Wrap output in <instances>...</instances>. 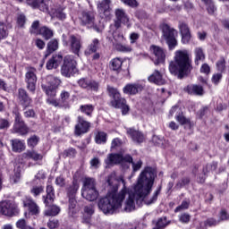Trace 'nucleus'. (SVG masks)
Instances as JSON below:
<instances>
[{
	"mask_svg": "<svg viewBox=\"0 0 229 229\" xmlns=\"http://www.w3.org/2000/svg\"><path fill=\"white\" fill-rule=\"evenodd\" d=\"M120 180L123 184V188L119 194H116L115 192H117L119 187L116 184L112 186V183H114L112 178L109 177L107 179V182L112 187V191H109L107 196L102 199L98 203V207L104 214H114V212L121 210L123 208V200L126 197V194H128V199L123 206V212H131L132 210H135V201L137 205H140L142 202L145 203V205H151L158 199L160 188L152 197H148L149 192H151L153 183H155V174L141 173L137 184L131 191L126 189L124 179L121 178Z\"/></svg>",
	"mask_w": 229,
	"mask_h": 229,
	"instance_id": "f257e3e1",
	"label": "nucleus"
},
{
	"mask_svg": "<svg viewBox=\"0 0 229 229\" xmlns=\"http://www.w3.org/2000/svg\"><path fill=\"white\" fill-rule=\"evenodd\" d=\"M169 71L171 74L177 75L180 80L187 76L192 71V61L189 57V51L177 50L174 53V61L170 62Z\"/></svg>",
	"mask_w": 229,
	"mask_h": 229,
	"instance_id": "f03ea898",
	"label": "nucleus"
},
{
	"mask_svg": "<svg viewBox=\"0 0 229 229\" xmlns=\"http://www.w3.org/2000/svg\"><path fill=\"white\" fill-rule=\"evenodd\" d=\"M107 92L113 98L111 100V106H114V108H121L123 115H126V114L130 112V106L126 105V99L121 98L119 90L112 86H107Z\"/></svg>",
	"mask_w": 229,
	"mask_h": 229,
	"instance_id": "7ed1b4c3",
	"label": "nucleus"
},
{
	"mask_svg": "<svg viewBox=\"0 0 229 229\" xmlns=\"http://www.w3.org/2000/svg\"><path fill=\"white\" fill-rule=\"evenodd\" d=\"M79 189L80 184H78V181H73L72 185L67 189L69 198L68 214L72 217H74L80 212V206H78V201H76V192H78Z\"/></svg>",
	"mask_w": 229,
	"mask_h": 229,
	"instance_id": "20e7f679",
	"label": "nucleus"
},
{
	"mask_svg": "<svg viewBox=\"0 0 229 229\" xmlns=\"http://www.w3.org/2000/svg\"><path fill=\"white\" fill-rule=\"evenodd\" d=\"M82 198L88 201H96L99 196V192L96 188V180L93 178H86L83 182Z\"/></svg>",
	"mask_w": 229,
	"mask_h": 229,
	"instance_id": "39448f33",
	"label": "nucleus"
},
{
	"mask_svg": "<svg viewBox=\"0 0 229 229\" xmlns=\"http://www.w3.org/2000/svg\"><path fill=\"white\" fill-rule=\"evenodd\" d=\"M80 21L81 26H87V28L94 30L98 33H101V31H103V26L101 25V22L98 23L96 21V16L94 15V13L90 11L82 12L80 17Z\"/></svg>",
	"mask_w": 229,
	"mask_h": 229,
	"instance_id": "423d86ee",
	"label": "nucleus"
},
{
	"mask_svg": "<svg viewBox=\"0 0 229 229\" xmlns=\"http://www.w3.org/2000/svg\"><path fill=\"white\" fill-rule=\"evenodd\" d=\"M60 83V79L53 75H47L46 78L42 79L41 87L47 96H49V98H55V96H56V89Z\"/></svg>",
	"mask_w": 229,
	"mask_h": 229,
	"instance_id": "0eeeda50",
	"label": "nucleus"
},
{
	"mask_svg": "<svg viewBox=\"0 0 229 229\" xmlns=\"http://www.w3.org/2000/svg\"><path fill=\"white\" fill-rule=\"evenodd\" d=\"M77 63L72 55H66L61 68V74L65 78H71L78 72Z\"/></svg>",
	"mask_w": 229,
	"mask_h": 229,
	"instance_id": "6e6552de",
	"label": "nucleus"
},
{
	"mask_svg": "<svg viewBox=\"0 0 229 229\" xmlns=\"http://www.w3.org/2000/svg\"><path fill=\"white\" fill-rule=\"evenodd\" d=\"M161 29L163 33V38L166 40V44L169 49H174L178 46V41L174 37V33H176V30H174V28H171L168 24H165V23L161 26Z\"/></svg>",
	"mask_w": 229,
	"mask_h": 229,
	"instance_id": "1a4fd4ad",
	"label": "nucleus"
},
{
	"mask_svg": "<svg viewBox=\"0 0 229 229\" xmlns=\"http://www.w3.org/2000/svg\"><path fill=\"white\" fill-rule=\"evenodd\" d=\"M0 214L6 217H13L19 214V208L12 200H3L0 202Z\"/></svg>",
	"mask_w": 229,
	"mask_h": 229,
	"instance_id": "9d476101",
	"label": "nucleus"
},
{
	"mask_svg": "<svg viewBox=\"0 0 229 229\" xmlns=\"http://www.w3.org/2000/svg\"><path fill=\"white\" fill-rule=\"evenodd\" d=\"M14 124H13V132L19 133L20 135H27L30 131V128L22 120V116H21V113L19 111L14 112Z\"/></svg>",
	"mask_w": 229,
	"mask_h": 229,
	"instance_id": "9b49d317",
	"label": "nucleus"
},
{
	"mask_svg": "<svg viewBox=\"0 0 229 229\" xmlns=\"http://www.w3.org/2000/svg\"><path fill=\"white\" fill-rule=\"evenodd\" d=\"M123 162H131V156L125 155L124 157L122 154H109L105 160L107 167L110 165H117V164H121Z\"/></svg>",
	"mask_w": 229,
	"mask_h": 229,
	"instance_id": "f8f14e48",
	"label": "nucleus"
},
{
	"mask_svg": "<svg viewBox=\"0 0 229 229\" xmlns=\"http://www.w3.org/2000/svg\"><path fill=\"white\" fill-rule=\"evenodd\" d=\"M37 69L30 68L25 74V81L27 83V89L30 92H35L37 89Z\"/></svg>",
	"mask_w": 229,
	"mask_h": 229,
	"instance_id": "ddd939ff",
	"label": "nucleus"
},
{
	"mask_svg": "<svg viewBox=\"0 0 229 229\" xmlns=\"http://www.w3.org/2000/svg\"><path fill=\"white\" fill-rule=\"evenodd\" d=\"M89 130H90V123L87 122L83 116H78L77 124L74 127V134L80 137V135L88 133Z\"/></svg>",
	"mask_w": 229,
	"mask_h": 229,
	"instance_id": "4468645a",
	"label": "nucleus"
},
{
	"mask_svg": "<svg viewBox=\"0 0 229 229\" xmlns=\"http://www.w3.org/2000/svg\"><path fill=\"white\" fill-rule=\"evenodd\" d=\"M150 51L154 55V64L155 65H160V64L165 63V50L164 48L152 45L150 46Z\"/></svg>",
	"mask_w": 229,
	"mask_h": 229,
	"instance_id": "2eb2a0df",
	"label": "nucleus"
},
{
	"mask_svg": "<svg viewBox=\"0 0 229 229\" xmlns=\"http://www.w3.org/2000/svg\"><path fill=\"white\" fill-rule=\"evenodd\" d=\"M32 6L33 8H38L40 12L50 14L51 8H53L54 4L51 0H33Z\"/></svg>",
	"mask_w": 229,
	"mask_h": 229,
	"instance_id": "dca6fc26",
	"label": "nucleus"
},
{
	"mask_svg": "<svg viewBox=\"0 0 229 229\" xmlns=\"http://www.w3.org/2000/svg\"><path fill=\"white\" fill-rule=\"evenodd\" d=\"M179 31L182 37V44H189L192 36L191 35V28L185 21H179L178 24Z\"/></svg>",
	"mask_w": 229,
	"mask_h": 229,
	"instance_id": "f3484780",
	"label": "nucleus"
},
{
	"mask_svg": "<svg viewBox=\"0 0 229 229\" xmlns=\"http://www.w3.org/2000/svg\"><path fill=\"white\" fill-rule=\"evenodd\" d=\"M68 44L70 46L71 51L74 55H77L79 56L80 51L81 49V37L76 36V35H71L69 37Z\"/></svg>",
	"mask_w": 229,
	"mask_h": 229,
	"instance_id": "a211bd4d",
	"label": "nucleus"
},
{
	"mask_svg": "<svg viewBox=\"0 0 229 229\" xmlns=\"http://www.w3.org/2000/svg\"><path fill=\"white\" fill-rule=\"evenodd\" d=\"M148 80L149 83H154L155 85H165L167 83V81L164 78V74L158 70H155L148 77Z\"/></svg>",
	"mask_w": 229,
	"mask_h": 229,
	"instance_id": "6ab92c4d",
	"label": "nucleus"
},
{
	"mask_svg": "<svg viewBox=\"0 0 229 229\" xmlns=\"http://www.w3.org/2000/svg\"><path fill=\"white\" fill-rule=\"evenodd\" d=\"M23 207H26L32 216H37L40 212V208L37 205V202L33 199L26 197L23 199Z\"/></svg>",
	"mask_w": 229,
	"mask_h": 229,
	"instance_id": "aec40b11",
	"label": "nucleus"
},
{
	"mask_svg": "<svg viewBox=\"0 0 229 229\" xmlns=\"http://www.w3.org/2000/svg\"><path fill=\"white\" fill-rule=\"evenodd\" d=\"M110 3L112 0H102L98 4V10L100 15H104V17H110V12L112 9L110 8Z\"/></svg>",
	"mask_w": 229,
	"mask_h": 229,
	"instance_id": "412c9836",
	"label": "nucleus"
},
{
	"mask_svg": "<svg viewBox=\"0 0 229 229\" xmlns=\"http://www.w3.org/2000/svg\"><path fill=\"white\" fill-rule=\"evenodd\" d=\"M184 92L190 96H203V87L196 84H190L184 88Z\"/></svg>",
	"mask_w": 229,
	"mask_h": 229,
	"instance_id": "4be33fe9",
	"label": "nucleus"
},
{
	"mask_svg": "<svg viewBox=\"0 0 229 229\" xmlns=\"http://www.w3.org/2000/svg\"><path fill=\"white\" fill-rule=\"evenodd\" d=\"M63 60L64 56L60 54L53 55V57L47 63V69H48V71H51V69H56L60 66Z\"/></svg>",
	"mask_w": 229,
	"mask_h": 229,
	"instance_id": "5701e85b",
	"label": "nucleus"
},
{
	"mask_svg": "<svg viewBox=\"0 0 229 229\" xmlns=\"http://www.w3.org/2000/svg\"><path fill=\"white\" fill-rule=\"evenodd\" d=\"M142 85L140 84H127L123 89V94H130L131 96H135L139 92H142Z\"/></svg>",
	"mask_w": 229,
	"mask_h": 229,
	"instance_id": "b1692460",
	"label": "nucleus"
},
{
	"mask_svg": "<svg viewBox=\"0 0 229 229\" xmlns=\"http://www.w3.org/2000/svg\"><path fill=\"white\" fill-rule=\"evenodd\" d=\"M18 98L22 106L24 108H28L30 105H31V98L28 96V92L25 89H20L18 93Z\"/></svg>",
	"mask_w": 229,
	"mask_h": 229,
	"instance_id": "393cba45",
	"label": "nucleus"
},
{
	"mask_svg": "<svg viewBox=\"0 0 229 229\" xmlns=\"http://www.w3.org/2000/svg\"><path fill=\"white\" fill-rule=\"evenodd\" d=\"M127 135H130L134 142H138L139 144L144 142V134L133 128H127Z\"/></svg>",
	"mask_w": 229,
	"mask_h": 229,
	"instance_id": "a878e982",
	"label": "nucleus"
},
{
	"mask_svg": "<svg viewBox=\"0 0 229 229\" xmlns=\"http://www.w3.org/2000/svg\"><path fill=\"white\" fill-rule=\"evenodd\" d=\"M78 84L81 87V89H88L91 90H98L99 88V84H98V82L87 79H80Z\"/></svg>",
	"mask_w": 229,
	"mask_h": 229,
	"instance_id": "bb28decb",
	"label": "nucleus"
},
{
	"mask_svg": "<svg viewBox=\"0 0 229 229\" xmlns=\"http://www.w3.org/2000/svg\"><path fill=\"white\" fill-rule=\"evenodd\" d=\"M12 149L14 153H22L24 149H26V144L24 140H21L19 139L12 140Z\"/></svg>",
	"mask_w": 229,
	"mask_h": 229,
	"instance_id": "cd10ccee",
	"label": "nucleus"
},
{
	"mask_svg": "<svg viewBox=\"0 0 229 229\" xmlns=\"http://www.w3.org/2000/svg\"><path fill=\"white\" fill-rule=\"evenodd\" d=\"M45 205H51L55 201V188L51 185L47 186V196H43Z\"/></svg>",
	"mask_w": 229,
	"mask_h": 229,
	"instance_id": "c85d7f7f",
	"label": "nucleus"
},
{
	"mask_svg": "<svg viewBox=\"0 0 229 229\" xmlns=\"http://www.w3.org/2000/svg\"><path fill=\"white\" fill-rule=\"evenodd\" d=\"M64 10V7L51 8L50 15L51 17H55L59 21H64L67 17V14H65Z\"/></svg>",
	"mask_w": 229,
	"mask_h": 229,
	"instance_id": "c756f323",
	"label": "nucleus"
},
{
	"mask_svg": "<svg viewBox=\"0 0 229 229\" xmlns=\"http://www.w3.org/2000/svg\"><path fill=\"white\" fill-rule=\"evenodd\" d=\"M115 17L117 19L116 24H127L129 22L130 18L123 9H116L115 10Z\"/></svg>",
	"mask_w": 229,
	"mask_h": 229,
	"instance_id": "7c9ffc66",
	"label": "nucleus"
},
{
	"mask_svg": "<svg viewBox=\"0 0 229 229\" xmlns=\"http://www.w3.org/2000/svg\"><path fill=\"white\" fill-rule=\"evenodd\" d=\"M22 158H25L26 160L31 159L37 162V160H42V155L35 150H27L22 154Z\"/></svg>",
	"mask_w": 229,
	"mask_h": 229,
	"instance_id": "2f4dec72",
	"label": "nucleus"
},
{
	"mask_svg": "<svg viewBox=\"0 0 229 229\" xmlns=\"http://www.w3.org/2000/svg\"><path fill=\"white\" fill-rule=\"evenodd\" d=\"M98 49H99V39L94 38L85 51V55H92L93 53H96Z\"/></svg>",
	"mask_w": 229,
	"mask_h": 229,
	"instance_id": "473e14b6",
	"label": "nucleus"
},
{
	"mask_svg": "<svg viewBox=\"0 0 229 229\" xmlns=\"http://www.w3.org/2000/svg\"><path fill=\"white\" fill-rule=\"evenodd\" d=\"M194 55L196 65H198L199 62H203L205 60V52H203V48L196 47L194 50Z\"/></svg>",
	"mask_w": 229,
	"mask_h": 229,
	"instance_id": "72a5a7b5",
	"label": "nucleus"
},
{
	"mask_svg": "<svg viewBox=\"0 0 229 229\" xmlns=\"http://www.w3.org/2000/svg\"><path fill=\"white\" fill-rule=\"evenodd\" d=\"M58 49V39H52L47 43V50L46 56H49L51 53H55Z\"/></svg>",
	"mask_w": 229,
	"mask_h": 229,
	"instance_id": "f704fd0d",
	"label": "nucleus"
},
{
	"mask_svg": "<svg viewBox=\"0 0 229 229\" xmlns=\"http://www.w3.org/2000/svg\"><path fill=\"white\" fill-rule=\"evenodd\" d=\"M112 71H116L119 72L121 71V67H123V59L116 57L111 60L110 62Z\"/></svg>",
	"mask_w": 229,
	"mask_h": 229,
	"instance_id": "c9c22d12",
	"label": "nucleus"
},
{
	"mask_svg": "<svg viewBox=\"0 0 229 229\" xmlns=\"http://www.w3.org/2000/svg\"><path fill=\"white\" fill-rule=\"evenodd\" d=\"M38 35H42L46 40H49V38H52L54 33L51 29L47 28V26H43L39 29Z\"/></svg>",
	"mask_w": 229,
	"mask_h": 229,
	"instance_id": "e433bc0d",
	"label": "nucleus"
},
{
	"mask_svg": "<svg viewBox=\"0 0 229 229\" xmlns=\"http://www.w3.org/2000/svg\"><path fill=\"white\" fill-rule=\"evenodd\" d=\"M114 49H116V51H119L120 53H131V51H133L131 46L124 45L123 43H116L114 45Z\"/></svg>",
	"mask_w": 229,
	"mask_h": 229,
	"instance_id": "4c0bfd02",
	"label": "nucleus"
},
{
	"mask_svg": "<svg viewBox=\"0 0 229 229\" xmlns=\"http://www.w3.org/2000/svg\"><path fill=\"white\" fill-rule=\"evenodd\" d=\"M92 214H94V207L92 206H86L84 208V215L83 218L85 219L86 223H89V219L92 216Z\"/></svg>",
	"mask_w": 229,
	"mask_h": 229,
	"instance_id": "58836bf2",
	"label": "nucleus"
},
{
	"mask_svg": "<svg viewBox=\"0 0 229 229\" xmlns=\"http://www.w3.org/2000/svg\"><path fill=\"white\" fill-rule=\"evenodd\" d=\"M30 33L32 35H38L40 33V21H35L32 22V25L30 27Z\"/></svg>",
	"mask_w": 229,
	"mask_h": 229,
	"instance_id": "ea45409f",
	"label": "nucleus"
},
{
	"mask_svg": "<svg viewBox=\"0 0 229 229\" xmlns=\"http://www.w3.org/2000/svg\"><path fill=\"white\" fill-rule=\"evenodd\" d=\"M80 110L83 114H86V115H91L92 112H94V106L83 105V106H81Z\"/></svg>",
	"mask_w": 229,
	"mask_h": 229,
	"instance_id": "a19ab883",
	"label": "nucleus"
},
{
	"mask_svg": "<svg viewBox=\"0 0 229 229\" xmlns=\"http://www.w3.org/2000/svg\"><path fill=\"white\" fill-rule=\"evenodd\" d=\"M95 140L97 144H103L106 142V133L100 131L96 135Z\"/></svg>",
	"mask_w": 229,
	"mask_h": 229,
	"instance_id": "79ce46f5",
	"label": "nucleus"
},
{
	"mask_svg": "<svg viewBox=\"0 0 229 229\" xmlns=\"http://www.w3.org/2000/svg\"><path fill=\"white\" fill-rule=\"evenodd\" d=\"M38 140H40V138H38V136L33 135L28 139L27 144L29 148H35V146L38 144Z\"/></svg>",
	"mask_w": 229,
	"mask_h": 229,
	"instance_id": "37998d69",
	"label": "nucleus"
},
{
	"mask_svg": "<svg viewBox=\"0 0 229 229\" xmlns=\"http://www.w3.org/2000/svg\"><path fill=\"white\" fill-rule=\"evenodd\" d=\"M46 216H58L60 214V208L57 206H52L45 212Z\"/></svg>",
	"mask_w": 229,
	"mask_h": 229,
	"instance_id": "c03bdc74",
	"label": "nucleus"
},
{
	"mask_svg": "<svg viewBox=\"0 0 229 229\" xmlns=\"http://www.w3.org/2000/svg\"><path fill=\"white\" fill-rule=\"evenodd\" d=\"M167 225H169L167 223V218L165 217H162L159 218L157 222L156 227H154L153 229H162V228H165V226H167Z\"/></svg>",
	"mask_w": 229,
	"mask_h": 229,
	"instance_id": "a18cd8bd",
	"label": "nucleus"
},
{
	"mask_svg": "<svg viewBox=\"0 0 229 229\" xmlns=\"http://www.w3.org/2000/svg\"><path fill=\"white\" fill-rule=\"evenodd\" d=\"M69 98H71V93H69L66 90H63L60 94V99H59L61 105L67 103V101H69Z\"/></svg>",
	"mask_w": 229,
	"mask_h": 229,
	"instance_id": "49530a36",
	"label": "nucleus"
},
{
	"mask_svg": "<svg viewBox=\"0 0 229 229\" xmlns=\"http://www.w3.org/2000/svg\"><path fill=\"white\" fill-rule=\"evenodd\" d=\"M216 69L220 72H223L225 69H226V61L225 60L224 57H221L217 62H216Z\"/></svg>",
	"mask_w": 229,
	"mask_h": 229,
	"instance_id": "de8ad7c7",
	"label": "nucleus"
},
{
	"mask_svg": "<svg viewBox=\"0 0 229 229\" xmlns=\"http://www.w3.org/2000/svg\"><path fill=\"white\" fill-rule=\"evenodd\" d=\"M206 8L209 15H216V12H217V7H216V4H214V1L206 5Z\"/></svg>",
	"mask_w": 229,
	"mask_h": 229,
	"instance_id": "09e8293b",
	"label": "nucleus"
},
{
	"mask_svg": "<svg viewBox=\"0 0 229 229\" xmlns=\"http://www.w3.org/2000/svg\"><path fill=\"white\" fill-rule=\"evenodd\" d=\"M127 164H132V169L134 173H137L142 167V161L139 160L137 162H133V157H131V161H125Z\"/></svg>",
	"mask_w": 229,
	"mask_h": 229,
	"instance_id": "8fccbe9b",
	"label": "nucleus"
},
{
	"mask_svg": "<svg viewBox=\"0 0 229 229\" xmlns=\"http://www.w3.org/2000/svg\"><path fill=\"white\" fill-rule=\"evenodd\" d=\"M176 121L180 123V124H186L187 126H189V128H191V120L185 118L183 114L177 115Z\"/></svg>",
	"mask_w": 229,
	"mask_h": 229,
	"instance_id": "3c124183",
	"label": "nucleus"
},
{
	"mask_svg": "<svg viewBox=\"0 0 229 229\" xmlns=\"http://www.w3.org/2000/svg\"><path fill=\"white\" fill-rule=\"evenodd\" d=\"M189 205H191V201L183 200L180 206H178L174 212H180L181 210H187L189 208Z\"/></svg>",
	"mask_w": 229,
	"mask_h": 229,
	"instance_id": "603ef678",
	"label": "nucleus"
},
{
	"mask_svg": "<svg viewBox=\"0 0 229 229\" xmlns=\"http://www.w3.org/2000/svg\"><path fill=\"white\" fill-rule=\"evenodd\" d=\"M5 37H8V32L6 31V25L0 21V40H2V38H5Z\"/></svg>",
	"mask_w": 229,
	"mask_h": 229,
	"instance_id": "864d4df0",
	"label": "nucleus"
},
{
	"mask_svg": "<svg viewBox=\"0 0 229 229\" xmlns=\"http://www.w3.org/2000/svg\"><path fill=\"white\" fill-rule=\"evenodd\" d=\"M121 146H123V140L119 138H115L112 140L111 149H117V148H121Z\"/></svg>",
	"mask_w": 229,
	"mask_h": 229,
	"instance_id": "5fc2aeb1",
	"label": "nucleus"
},
{
	"mask_svg": "<svg viewBox=\"0 0 229 229\" xmlns=\"http://www.w3.org/2000/svg\"><path fill=\"white\" fill-rule=\"evenodd\" d=\"M10 128V122L4 118H0V130H8Z\"/></svg>",
	"mask_w": 229,
	"mask_h": 229,
	"instance_id": "6e6d98bb",
	"label": "nucleus"
},
{
	"mask_svg": "<svg viewBox=\"0 0 229 229\" xmlns=\"http://www.w3.org/2000/svg\"><path fill=\"white\" fill-rule=\"evenodd\" d=\"M31 194L34 196H38L39 194H42L44 192V187L42 186H35L30 191Z\"/></svg>",
	"mask_w": 229,
	"mask_h": 229,
	"instance_id": "4d7b16f0",
	"label": "nucleus"
},
{
	"mask_svg": "<svg viewBox=\"0 0 229 229\" xmlns=\"http://www.w3.org/2000/svg\"><path fill=\"white\" fill-rule=\"evenodd\" d=\"M179 221L187 225L191 221V215L183 213L179 216Z\"/></svg>",
	"mask_w": 229,
	"mask_h": 229,
	"instance_id": "13d9d810",
	"label": "nucleus"
},
{
	"mask_svg": "<svg viewBox=\"0 0 229 229\" xmlns=\"http://www.w3.org/2000/svg\"><path fill=\"white\" fill-rule=\"evenodd\" d=\"M17 24L20 28H23L24 24H26V16L24 14H21L18 16Z\"/></svg>",
	"mask_w": 229,
	"mask_h": 229,
	"instance_id": "bf43d9fd",
	"label": "nucleus"
},
{
	"mask_svg": "<svg viewBox=\"0 0 229 229\" xmlns=\"http://www.w3.org/2000/svg\"><path fill=\"white\" fill-rule=\"evenodd\" d=\"M139 38H140V34L137 32L131 33L130 35L131 44H135Z\"/></svg>",
	"mask_w": 229,
	"mask_h": 229,
	"instance_id": "052dcab7",
	"label": "nucleus"
},
{
	"mask_svg": "<svg viewBox=\"0 0 229 229\" xmlns=\"http://www.w3.org/2000/svg\"><path fill=\"white\" fill-rule=\"evenodd\" d=\"M200 72L202 74H210V66L208 64H204L200 67Z\"/></svg>",
	"mask_w": 229,
	"mask_h": 229,
	"instance_id": "680f3d73",
	"label": "nucleus"
},
{
	"mask_svg": "<svg viewBox=\"0 0 229 229\" xmlns=\"http://www.w3.org/2000/svg\"><path fill=\"white\" fill-rule=\"evenodd\" d=\"M21 180V174L20 173H15L10 177V182L11 183H17Z\"/></svg>",
	"mask_w": 229,
	"mask_h": 229,
	"instance_id": "e2e57ef3",
	"label": "nucleus"
},
{
	"mask_svg": "<svg viewBox=\"0 0 229 229\" xmlns=\"http://www.w3.org/2000/svg\"><path fill=\"white\" fill-rule=\"evenodd\" d=\"M47 226L50 229L58 228V220H56V219L49 220L48 223H47Z\"/></svg>",
	"mask_w": 229,
	"mask_h": 229,
	"instance_id": "0e129e2a",
	"label": "nucleus"
},
{
	"mask_svg": "<svg viewBox=\"0 0 229 229\" xmlns=\"http://www.w3.org/2000/svg\"><path fill=\"white\" fill-rule=\"evenodd\" d=\"M28 224L26 223V220L24 219H20L16 223V226L19 229H25L27 227Z\"/></svg>",
	"mask_w": 229,
	"mask_h": 229,
	"instance_id": "69168bd1",
	"label": "nucleus"
},
{
	"mask_svg": "<svg viewBox=\"0 0 229 229\" xmlns=\"http://www.w3.org/2000/svg\"><path fill=\"white\" fill-rule=\"evenodd\" d=\"M47 103H48V105H52L53 106H62V103L60 102V100H59V102L56 100V99H55V98H48L47 100Z\"/></svg>",
	"mask_w": 229,
	"mask_h": 229,
	"instance_id": "338daca9",
	"label": "nucleus"
},
{
	"mask_svg": "<svg viewBox=\"0 0 229 229\" xmlns=\"http://www.w3.org/2000/svg\"><path fill=\"white\" fill-rule=\"evenodd\" d=\"M221 78H223V74L216 73L212 77V81L215 83V85H217V83H219V81H221Z\"/></svg>",
	"mask_w": 229,
	"mask_h": 229,
	"instance_id": "774afa93",
	"label": "nucleus"
}]
</instances>
